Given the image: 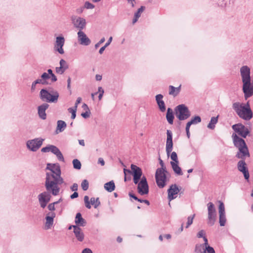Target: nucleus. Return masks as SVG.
<instances>
[{
    "label": "nucleus",
    "mask_w": 253,
    "mask_h": 253,
    "mask_svg": "<svg viewBox=\"0 0 253 253\" xmlns=\"http://www.w3.org/2000/svg\"><path fill=\"white\" fill-rule=\"evenodd\" d=\"M232 137L235 147L238 149L235 157L241 159L240 160H245L247 158H249L250 154L245 140L239 137L236 133H233Z\"/></svg>",
    "instance_id": "obj_1"
},
{
    "label": "nucleus",
    "mask_w": 253,
    "mask_h": 253,
    "mask_svg": "<svg viewBox=\"0 0 253 253\" xmlns=\"http://www.w3.org/2000/svg\"><path fill=\"white\" fill-rule=\"evenodd\" d=\"M232 108L240 118L245 121H250L253 118V114L249 102L246 104L234 102Z\"/></svg>",
    "instance_id": "obj_2"
},
{
    "label": "nucleus",
    "mask_w": 253,
    "mask_h": 253,
    "mask_svg": "<svg viewBox=\"0 0 253 253\" xmlns=\"http://www.w3.org/2000/svg\"><path fill=\"white\" fill-rule=\"evenodd\" d=\"M52 179L45 178V187L47 191H51L53 196L57 195L60 191V188L58 185L64 183L63 178L61 175L54 177L51 175Z\"/></svg>",
    "instance_id": "obj_3"
},
{
    "label": "nucleus",
    "mask_w": 253,
    "mask_h": 253,
    "mask_svg": "<svg viewBox=\"0 0 253 253\" xmlns=\"http://www.w3.org/2000/svg\"><path fill=\"white\" fill-rule=\"evenodd\" d=\"M59 96V94L57 90L51 89L47 90L46 89H42L40 92V97L43 101L48 103H56Z\"/></svg>",
    "instance_id": "obj_4"
},
{
    "label": "nucleus",
    "mask_w": 253,
    "mask_h": 253,
    "mask_svg": "<svg viewBox=\"0 0 253 253\" xmlns=\"http://www.w3.org/2000/svg\"><path fill=\"white\" fill-rule=\"evenodd\" d=\"M174 110L175 116L179 121L185 120L191 116L188 108L184 104L177 106Z\"/></svg>",
    "instance_id": "obj_5"
},
{
    "label": "nucleus",
    "mask_w": 253,
    "mask_h": 253,
    "mask_svg": "<svg viewBox=\"0 0 253 253\" xmlns=\"http://www.w3.org/2000/svg\"><path fill=\"white\" fill-rule=\"evenodd\" d=\"M167 173V170H165L163 168H158L156 170L155 173L156 181L160 188H163L166 185Z\"/></svg>",
    "instance_id": "obj_6"
},
{
    "label": "nucleus",
    "mask_w": 253,
    "mask_h": 253,
    "mask_svg": "<svg viewBox=\"0 0 253 253\" xmlns=\"http://www.w3.org/2000/svg\"><path fill=\"white\" fill-rule=\"evenodd\" d=\"M130 168L131 170L124 169V172L126 173V172H127L128 174H132L133 176V182L135 184H136L142 178V169L140 168L134 164H131Z\"/></svg>",
    "instance_id": "obj_7"
},
{
    "label": "nucleus",
    "mask_w": 253,
    "mask_h": 253,
    "mask_svg": "<svg viewBox=\"0 0 253 253\" xmlns=\"http://www.w3.org/2000/svg\"><path fill=\"white\" fill-rule=\"evenodd\" d=\"M42 152L47 153L51 152L54 154L59 161L64 162V158L59 149L53 145H47L46 147L42 148Z\"/></svg>",
    "instance_id": "obj_8"
},
{
    "label": "nucleus",
    "mask_w": 253,
    "mask_h": 253,
    "mask_svg": "<svg viewBox=\"0 0 253 253\" xmlns=\"http://www.w3.org/2000/svg\"><path fill=\"white\" fill-rule=\"evenodd\" d=\"M208 206V224L212 226L214 225L216 217V211L214 204L211 202H209L207 204Z\"/></svg>",
    "instance_id": "obj_9"
},
{
    "label": "nucleus",
    "mask_w": 253,
    "mask_h": 253,
    "mask_svg": "<svg viewBox=\"0 0 253 253\" xmlns=\"http://www.w3.org/2000/svg\"><path fill=\"white\" fill-rule=\"evenodd\" d=\"M44 139L42 138H36L28 140L26 146L28 149L33 152L37 151L42 145Z\"/></svg>",
    "instance_id": "obj_10"
},
{
    "label": "nucleus",
    "mask_w": 253,
    "mask_h": 253,
    "mask_svg": "<svg viewBox=\"0 0 253 253\" xmlns=\"http://www.w3.org/2000/svg\"><path fill=\"white\" fill-rule=\"evenodd\" d=\"M136 184H137V191L139 194L144 195L148 194L149 186L145 176H143Z\"/></svg>",
    "instance_id": "obj_11"
},
{
    "label": "nucleus",
    "mask_w": 253,
    "mask_h": 253,
    "mask_svg": "<svg viewBox=\"0 0 253 253\" xmlns=\"http://www.w3.org/2000/svg\"><path fill=\"white\" fill-rule=\"evenodd\" d=\"M51 194H52L51 191L46 190V191H44L38 195V198L42 208H45L48 203L50 201Z\"/></svg>",
    "instance_id": "obj_12"
},
{
    "label": "nucleus",
    "mask_w": 253,
    "mask_h": 253,
    "mask_svg": "<svg viewBox=\"0 0 253 253\" xmlns=\"http://www.w3.org/2000/svg\"><path fill=\"white\" fill-rule=\"evenodd\" d=\"M232 128L240 136L245 138H246L250 133L248 128L241 123L233 125Z\"/></svg>",
    "instance_id": "obj_13"
},
{
    "label": "nucleus",
    "mask_w": 253,
    "mask_h": 253,
    "mask_svg": "<svg viewBox=\"0 0 253 253\" xmlns=\"http://www.w3.org/2000/svg\"><path fill=\"white\" fill-rule=\"evenodd\" d=\"M71 21L74 26L79 30V31L82 30L85 27L86 22L85 19L77 16H72Z\"/></svg>",
    "instance_id": "obj_14"
},
{
    "label": "nucleus",
    "mask_w": 253,
    "mask_h": 253,
    "mask_svg": "<svg viewBox=\"0 0 253 253\" xmlns=\"http://www.w3.org/2000/svg\"><path fill=\"white\" fill-rule=\"evenodd\" d=\"M243 83L251 82V69L247 65L243 66L240 69Z\"/></svg>",
    "instance_id": "obj_15"
},
{
    "label": "nucleus",
    "mask_w": 253,
    "mask_h": 253,
    "mask_svg": "<svg viewBox=\"0 0 253 253\" xmlns=\"http://www.w3.org/2000/svg\"><path fill=\"white\" fill-rule=\"evenodd\" d=\"M65 39L62 36H58L56 38V41L54 45V50L58 52L60 54L64 53L63 46L65 43Z\"/></svg>",
    "instance_id": "obj_16"
},
{
    "label": "nucleus",
    "mask_w": 253,
    "mask_h": 253,
    "mask_svg": "<svg viewBox=\"0 0 253 253\" xmlns=\"http://www.w3.org/2000/svg\"><path fill=\"white\" fill-rule=\"evenodd\" d=\"M237 169L239 171L243 174L245 179L248 180L250 177V174L245 160H240L238 162Z\"/></svg>",
    "instance_id": "obj_17"
},
{
    "label": "nucleus",
    "mask_w": 253,
    "mask_h": 253,
    "mask_svg": "<svg viewBox=\"0 0 253 253\" xmlns=\"http://www.w3.org/2000/svg\"><path fill=\"white\" fill-rule=\"evenodd\" d=\"M173 148V142H172V133L171 130H167V141H166V151L167 154L168 156L171 152Z\"/></svg>",
    "instance_id": "obj_18"
},
{
    "label": "nucleus",
    "mask_w": 253,
    "mask_h": 253,
    "mask_svg": "<svg viewBox=\"0 0 253 253\" xmlns=\"http://www.w3.org/2000/svg\"><path fill=\"white\" fill-rule=\"evenodd\" d=\"M242 89L246 99L253 95V85L251 82L243 83Z\"/></svg>",
    "instance_id": "obj_19"
},
{
    "label": "nucleus",
    "mask_w": 253,
    "mask_h": 253,
    "mask_svg": "<svg viewBox=\"0 0 253 253\" xmlns=\"http://www.w3.org/2000/svg\"><path fill=\"white\" fill-rule=\"evenodd\" d=\"M84 202L85 207L88 209L91 208V204L93 205L95 209L100 205L99 198L95 199L94 197H92L90 198V201L89 202V197L87 196H85L84 197Z\"/></svg>",
    "instance_id": "obj_20"
},
{
    "label": "nucleus",
    "mask_w": 253,
    "mask_h": 253,
    "mask_svg": "<svg viewBox=\"0 0 253 253\" xmlns=\"http://www.w3.org/2000/svg\"><path fill=\"white\" fill-rule=\"evenodd\" d=\"M56 213L54 212H48L45 216V229H49L53 225L54 218L55 217Z\"/></svg>",
    "instance_id": "obj_21"
},
{
    "label": "nucleus",
    "mask_w": 253,
    "mask_h": 253,
    "mask_svg": "<svg viewBox=\"0 0 253 253\" xmlns=\"http://www.w3.org/2000/svg\"><path fill=\"white\" fill-rule=\"evenodd\" d=\"M49 105L47 103H43L38 107V114L39 118L43 120L46 119L45 111L48 109Z\"/></svg>",
    "instance_id": "obj_22"
},
{
    "label": "nucleus",
    "mask_w": 253,
    "mask_h": 253,
    "mask_svg": "<svg viewBox=\"0 0 253 253\" xmlns=\"http://www.w3.org/2000/svg\"><path fill=\"white\" fill-rule=\"evenodd\" d=\"M78 41L80 43L83 45H88L91 43V41L83 31L78 32Z\"/></svg>",
    "instance_id": "obj_23"
},
{
    "label": "nucleus",
    "mask_w": 253,
    "mask_h": 253,
    "mask_svg": "<svg viewBox=\"0 0 253 253\" xmlns=\"http://www.w3.org/2000/svg\"><path fill=\"white\" fill-rule=\"evenodd\" d=\"M179 192V189L176 184H174L170 185L169 189L168 190V199L169 201H171L175 199L176 197H175L174 195L177 194Z\"/></svg>",
    "instance_id": "obj_24"
},
{
    "label": "nucleus",
    "mask_w": 253,
    "mask_h": 253,
    "mask_svg": "<svg viewBox=\"0 0 253 253\" xmlns=\"http://www.w3.org/2000/svg\"><path fill=\"white\" fill-rule=\"evenodd\" d=\"M52 166L54 167V168L52 170L51 173L47 172L46 173L45 178H48V179H52V175L54 176V177L59 176V175H61V170L59 164L57 163L54 164L52 165Z\"/></svg>",
    "instance_id": "obj_25"
},
{
    "label": "nucleus",
    "mask_w": 253,
    "mask_h": 253,
    "mask_svg": "<svg viewBox=\"0 0 253 253\" xmlns=\"http://www.w3.org/2000/svg\"><path fill=\"white\" fill-rule=\"evenodd\" d=\"M73 232L77 240L83 242L84 238V234L82 229L79 226H73Z\"/></svg>",
    "instance_id": "obj_26"
},
{
    "label": "nucleus",
    "mask_w": 253,
    "mask_h": 253,
    "mask_svg": "<svg viewBox=\"0 0 253 253\" xmlns=\"http://www.w3.org/2000/svg\"><path fill=\"white\" fill-rule=\"evenodd\" d=\"M155 97L159 109L161 112H165L166 110V107L164 101L162 100L163 95L162 94H157Z\"/></svg>",
    "instance_id": "obj_27"
},
{
    "label": "nucleus",
    "mask_w": 253,
    "mask_h": 253,
    "mask_svg": "<svg viewBox=\"0 0 253 253\" xmlns=\"http://www.w3.org/2000/svg\"><path fill=\"white\" fill-rule=\"evenodd\" d=\"M75 222L76 225L79 227L80 226H84L86 224V221L82 217V214L80 212H78L76 214Z\"/></svg>",
    "instance_id": "obj_28"
},
{
    "label": "nucleus",
    "mask_w": 253,
    "mask_h": 253,
    "mask_svg": "<svg viewBox=\"0 0 253 253\" xmlns=\"http://www.w3.org/2000/svg\"><path fill=\"white\" fill-rule=\"evenodd\" d=\"M179 163L170 162V165L174 172L177 175L183 174L181 168L178 166Z\"/></svg>",
    "instance_id": "obj_29"
},
{
    "label": "nucleus",
    "mask_w": 253,
    "mask_h": 253,
    "mask_svg": "<svg viewBox=\"0 0 253 253\" xmlns=\"http://www.w3.org/2000/svg\"><path fill=\"white\" fill-rule=\"evenodd\" d=\"M174 118V116L172 109L168 108L166 113V119L168 122L169 124L172 125L173 123Z\"/></svg>",
    "instance_id": "obj_30"
},
{
    "label": "nucleus",
    "mask_w": 253,
    "mask_h": 253,
    "mask_svg": "<svg viewBox=\"0 0 253 253\" xmlns=\"http://www.w3.org/2000/svg\"><path fill=\"white\" fill-rule=\"evenodd\" d=\"M169 94L170 95H172L173 97L176 96L180 91L181 85H180L177 87H175L172 85H169Z\"/></svg>",
    "instance_id": "obj_31"
},
{
    "label": "nucleus",
    "mask_w": 253,
    "mask_h": 253,
    "mask_svg": "<svg viewBox=\"0 0 253 253\" xmlns=\"http://www.w3.org/2000/svg\"><path fill=\"white\" fill-rule=\"evenodd\" d=\"M105 189L109 192L113 191L115 189V183L113 180L106 183L104 184Z\"/></svg>",
    "instance_id": "obj_32"
},
{
    "label": "nucleus",
    "mask_w": 253,
    "mask_h": 253,
    "mask_svg": "<svg viewBox=\"0 0 253 253\" xmlns=\"http://www.w3.org/2000/svg\"><path fill=\"white\" fill-rule=\"evenodd\" d=\"M218 116L217 117H212L211 119L210 123L208 125L207 127L211 129H213L215 128V125L218 122Z\"/></svg>",
    "instance_id": "obj_33"
},
{
    "label": "nucleus",
    "mask_w": 253,
    "mask_h": 253,
    "mask_svg": "<svg viewBox=\"0 0 253 253\" xmlns=\"http://www.w3.org/2000/svg\"><path fill=\"white\" fill-rule=\"evenodd\" d=\"M57 124V130H59V132L63 131L67 126L66 123L63 121L59 120Z\"/></svg>",
    "instance_id": "obj_34"
},
{
    "label": "nucleus",
    "mask_w": 253,
    "mask_h": 253,
    "mask_svg": "<svg viewBox=\"0 0 253 253\" xmlns=\"http://www.w3.org/2000/svg\"><path fill=\"white\" fill-rule=\"evenodd\" d=\"M45 84V82H43L42 81V80H41L40 79H38L36 80V81L33 82L32 84L31 90L33 91H34L36 89V85H37V84Z\"/></svg>",
    "instance_id": "obj_35"
},
{
    "label": "nucleus",
    "mask_w": 253,
    "mask_h": 253,
    "mask_svg": "<svg viewBox=\"0 0 253 253\" xmlns=\"http://www.w3.org/2000/svg\"><path fill=\"white\" fill-rule=\"evenodd\" d=\"M219 224L221 226H223L225 225L226 219L225 217V213H219Z\"/></svg>",
    "instance_id": "obj_36"
},
{
    "label": "nucleus",
    "mask_w": 253,
    "mask_h": 253,
    "mask_svg": "<svg viewBox=\"0 0 253 253\" xmlns=\"http://www.w3.org/2000/svg\"><path fill=\"white\" fill-rule=\"evenodd\" d=\"M201 121L202 120L200 116H195L194 117L192 118L189 122L192 125H196L201 122Z\"/></svg>",
    "instance_id": "obj_37"
},
{
    "label": "nucleus",
    "mask_w": 253,
    "mask_h": 253,
    "mask_svg": "<svg viewBox=\"0 0 253 253\" xmlns=\"http://www.w3.org/2000/svg\"><path fill=\"white\" fill-rule=\"evenodd\" d=\"M73 167L75 169H81V163L78 159H74L73 161Z\"/></svg>",
    "instance_id": "obj_38"
},
{
    "label": "nucleus",
    "mask_w": 253,
    "mask_h": 253,
    "mask_svg": "<svg viewBox=\"0 0 253 253\" xmlns=\"http://www.w3.org/2000/svg\"><path fill=\"white\" fill-rule=\"evenodd\" d=\"M204 247L202 244H196L195 248V252L196 253H202L203 252V250L204 251Z\"/></svg>",
    "instance_id": "obj_39"
},
{
    "label": "nucleus",
    "mask_w": 253,
    "mask_h": 253,
    "mask_svg": "<svg viewBox=\"0 0 253 253\" xmlns=\"http://www.w3.org/2000/svg\"><path fill=\"white\" fill-rule=\"evenodd\" d=\"M145 9V7L144 6H141L134 13V16L135 17H137V18H139L141 16V13L143 12Z\"/></svg>",
    "instance_id": "obj_40"
},
{
    "label": "nucleus",
    "mask_w": 253,
    "mask_h": 253,
    "mask_svg": "<svg viewBox=\"0 0 253 253\" xmlns=\"http://www.w3.org/2000/svg\"><path fill=\"white\" fill-rule=\"evenodd\" d=\"M195 216V214H194L192 216H189L187 218V222L186 223V228H188L192 223L193 221V219Z\"/></svg>",
    "instance_id": "obj_41"
},
{
    "label": "nucleus",
    "mask_w": 253,
    "mask_h": 253,
    "mask_svg": "<svg viewBox=\"0 0 253 253\" xmlns=\"http://www.w3.org/2000/svg\"><path fill=\"white\" fill-rule=\"evenodd\" d=\"M88 182L87 180H84L81 183V187L83 190L86 191L88 189Z\"/></svg>",
    "instance_id": "obj_42"
},
{
    "label": "nucleus",
    "mask_w": 253,
    "mask_h": 253,
    "mask_svg": "<svg viewBox=\"0 0 253 253\" xmlns=\"http://www.w3.org/2000/svg\"><path fill=\"white\" fill-rule=\"evenodd\" d=\"M170 159L172 160V162L175 163H179L177 155L175 152H172L171 153Z\"/></svg>",
    "instance_id": "obj_43"
},
{
    "label": "nucleus",
    "mask_w": 253,
    "mask_h": 253,
    "mask_svg": "<svg viewBox=\"0 0 253 253\" xmlns=\"http://www.w3.org/2000/svg\"><path fill=\"white\" fill-rule=\"evenodd\" d=\"M219 213H225V208H224V205L223 202L219 201Z\"/></svg>",
    "instance_id": "obj_44"
},
{
    "label": "nucleus",
    "mask_w": 253,
    "mask_h": 253,
    "mask_svg": "<svg viewBox=\"0 0 253 253\" xmlns=\"http://www.w3.org/2000/svg\"><path fill=\"white\" fill-rule=\"evenodd\" d=\"M66 68H63L62 67H56V72L59 74H62L66 70Z\"/></svg>",
    "instance_id": "obj_45"
},
{
    "label": "nucleus",
    "mask_w": 253,
    "mask_h": 253,
    "mask_svg": "<svg viewBox=\"0 0 253 253\" xmlns=\"http://www.w3.org/2000/svg\"><path fill=\"white\" fill-rule=\"evenodd\" d=\"M97 92L99 93V94L98 95V99L99 100H100L102 99L103 94L104 93V89L101 86L98 87Z\"/></svg>",
    "instance_id": "obj_46"
},
{
    "label": "nucleus",
    "mask_w": 253,
    "mask_h": 253,
    "mask_svg": "<svg viewBox=\"0 0 253 253\" xmlns=\"http://www.w3.org/2000/svg\"><path fill=\"white\" fill-rule=\"evenodd\" d=\"M94 5L89 1H86L84 4V8L86 9H93Z\"/></svg>",
    "instance_id": "obj_47"
},
{
    "label": "nucleus",
    "mask_w": 253,
    "mask_h": 253,
    "mask_svg": "<svg viewBox=\"0 0 253 253\" xmlns=\"http://www.w3.org/2000/svg\"><path fill=\"white\" fill-rule=\"evenodd\" d=\"M42 81L43 82H44L46 80L50 79V76L49 75H48V74H47V73H43L41 76Z\"/></svg>",
    "instance_id": "obj_48"
},
{
    "label": "nucleus",
    "mask_w": 253,
    "mask_h": 253,
    "mask_svg": "<svg viewBox=\"0 0 253 253\" xmlns=\"http://www.w3.org/2000/svg\"><path fill=\"white\" fill-rule=\"evenodd\" d=\"M205 231L204 230H201L198 232L197 234V237L198 238L206 237L205 236Z\"/></svg>",
    "instance_id": "obj_49"
},
{
    "label": "nucleus",
    "mask_w": 253,
    "mask_h": 253,
    "mask_svg": "<svg viewBox=\"0 0 253 253\" xmlns=\"http://www.w3.org/2000/svg\"><path fill=\"white\" fill-rule=\"evenodd\" d=\"M207 253H215L214 249L211 246H208L204 250Z\"/></svg>",
    "instance_id": "obj_50"
},
{
    "label": "nucleus",
    "mask_w": 253,
    "mask_h": 253,
    "mask_svg": "<svg viewBox=\"0 0 253 253\" xmlns=\"http://www.w3.org/2000/svg\"><path fill=\"white\" fill-rule=\"evenodd\" d=\"M60 67H62L63 68H66V69L68 68V66L67 65L66 62L64 59H61L60 61Z\"/></svg>",
    "instance_id": "obj_51"
},
{
    "label": "nucleus",
    "mask_w": 253,
    "mask_h": 253,
    "mask_svg": "<svg viewBox=\"0 0 253 253\" xmlns=\"http://www.w3.org/2000/svg\"><path fill=\"white\" fill-rule=\"evenodd\" d=\"M47 208L49 211H51L50 212H53V211L55 210L54 204L53 203L49 204L47 206Z\"/></svg>",
    "instance_id": "obj_52"
},
{
    "label": "nucleus",
    "mask_w": 253,
    "mask_h": 253,
    "mask_svg": "<svg viewBox=\"0 0 253 253\" xmlns=\"http://www.w3.org/2000/svg\"><path fill=\"white\" fill-rule=\"evenodd\" d=\"M90 112L89 110H86L85 112H83L82 113L81 116L85 118L86 119L89 117Z\"/></svg>",
    "instance_id": "obj_53"
},
{
    "label": "nucleus",
    "mask_w": 253,
    "mask_h": 253,
    "mask_svg": "<svg viewBox=\"0 0 253 253\" xmlns=\"http://www.w3.org/2000/svg\"><path fill=\"white\" fill-rule=\"evenodd\" d=\"M105 41V38H102L97 43L95 44V48H97L101 44L103 43Z\"/></svg>",
    "instance_id": "obj_54"
},
{
    "label": "nucleus",
    "mask_w": 253,
    "mask_h": 253,
    "mask_svg": "<svg viewBox=\"0 0 253 253\" xmlns=\"http://www.w3.org/2000/svg\"><path fill=\"white\" fill-rule=\"evenodd\" d=\"M128 195H129V196L130 198H131L133 199L134 200H136V201H138V200H139V198H137V197L135 194H134L133 193H132V192H129V193H128Z\"/></svg>",
    "instance_id": "obj_55"
},
{
    "label": "nucleus",
    "mask_w": 253,
    "mask_h": 253,
    "mask_svg": "<svg viewBox=\"0 0 253 253\" xmlns=\"http://www.w3.org/2000/svg\"><path fill=\"white\" fill-rule=\"evenodd\" d=\"M78 185L77 183H74L73 185L71 186V189L73 191L76 192L78 190Z\"/></svg>",
    "instance_id": "obj_56"
},
{
    "label": "nucleus",
    "mask_w": 253,
    "mask_h": 253,
    "mask_svg": "<svg viewBox=\"0 0 253 253\" xmlns=\"http://www.w3.org/2000/svg\"><path fill=\"white\" fill-rule=\"evenodd\" d=\"M53 164H47L46 168V169H48L52 172V170L54 169V167L52 166Z\"/></svg>",
    "instance_id": "obj_57"
},
{
    "label": "nucleus",
    "mask_w": 253,
    "mask_h": 253,
    "mask_svg": "<svg viewBox=\"0 0 253 253\" xmlns=\"http://www.w3.org/2000/svg\"><path fill=\"white\" fill-rule=\"evenodd\" d=\"M203 239H204V243L202 244L203 245V246L205 248H207V247H208V246H210L209 245V244H208V239L206 238V237H204Z\"/></svg>",
    "instance_id": "obj_58"
},
{
    "label": "nucleus",
    "mask_w": 253,
    "mask_h": 253,
    "mask_svg": "<svg viewBox=\"0 0 253 253\" xmlns=\"http://www.w3.org/2000/svg\"><path fill=\"white\" fill-rule=\"evenodd\" d=\"M50 78H51V81L52 83L55 82L57 80V77L54 74L50 76Z\"/></svg>",
    "instance_id": "obj_59"
},
{
    "label": "nucleus",
    "mask_w": 253,
    "mask_h": 253,
    "mask_svg": "<svg viewBox=\"0 0 253 253\" xmlns=\"http://www.w3.org/2000/svg\"><path fill=\"white\" fill-rule=\"evenodd\" d=\"M81 101H82L81 97H79L78 98H77V100L75 103V106H74V107L76 108H77L78 104L81 103Z\"/></svg>",
    "instance_id": "obj_60"
},
{
    "label": "nucleus",
    "mask_w": 253,
    "mask_h": 253,
    "mask_svg": "<svg viewBox=\"0 0 253 253\" xmlns=\"http://www.w3.org/2000/svg\"><path fill=\"white\" fill-rule=\"evenodd\" d=\"M79 196V194L77 192H75L73 193V194H72L71 196H70V198L71 199H75V198H76L77 197H78Z\"/></svg>",
    "instance_id": "obj_61"
},
{
    "label": "nucleus",
    "mask_w": 253,
    "mask_h": 253,
    "mask_svg": "<svg viewBox=\"0 0 253 253\" xmlns=\"http://www.w3.org/2000/svg\"><path fill=\"white\" fill-rule=\"evenodd\" d=\"M138 202H139L140 203H144L146 204H147L148 206L150 205V202L147 200H142V199H139Z\"/></svg>",
    "instance_id": "obj_62"
},
{
    "label": "nucleus",
    "mask_w": 253,
    "mask_h": 253,
    "mask_svg": "<svg viewBox=\"0 0 253 253\" xmlns=\"http://www.w3.org/2000/svg\"><path fill=\"white\" fill-rule=\"evenodd\" d=\"M82 253H92V252L90 249L85 248L83 250Z\"/></svg>",
    "instance_id": "obj_63"
},
{
    "label": "nucleus",
    "mask_w": 253,
    "mask_h": 253,
    "mask_svg": "<svg viewBox=\"0 0 253 253\" xmlns=\"http://www.w3.org/2000/svg\"><path fill=\"white\" fill-rule=\"evenodd\" d=\"M112 39H113V38H112V37H110L109 38V39H108V40L107 42L105 44V45H104L105 46H106V47H107V46H108L110 44L111 42H112Z\"/></svg>",
    "instance_id": "obj_64"
}]
</instances>
